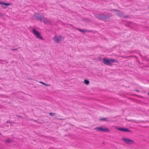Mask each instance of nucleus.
Here are the masks:
<instances>
[{"label":"nucleus","instance_id":"nucleus-17","mask_svg":"<svg viewBox=\"0 0 149 149\" xmlns=\"http://www.w3.org/2000/svg\"><path fill=\"white\" fill-rule=\"evenodd\" d=\"M49 114L50 116H54L56 115V114L55 113H52V112L50 113H49Z\"/></svg>","mask_w":149,"mask_h":149},{"label":"nucleus","instance_id":"nucleus-22","mask_svg":"<svg viewBox=\"0 0 149 149\" xmlns=\"http://www.w3.org/2000/svg\"><path fill=\"white\" fill-rule=\"evenodd\" d=\"M6 123H10V122L9 121H7L6 122Z\"/></svg>","mask_w":149,"mask_h":149},{"label":"nucleus","instance_id":"nucleus-24","mask_svg":"<svg viewBox=\"0 0 149 149\" xmlns=\"http://www.w3.org/2000/svg\"><path fill=\"white\" fill-rule=\"evenodd\" d=\"M135 91H137V92H139V91H138V90H136Z\"/></svg>","mask_w":149,"mask_h":149},{"label":"nucleus","instance_id":"nucleus-1","mask_svg":"<svg viewBox=\"0 0 149 149\" xmlns=\"http://www.w3.org/2000/svg\"><path fill=\"white\" fill-rule=\"evenodd\" d=\"M103 62L105 65H108L111 66L112 65V63H117L118 61L114 59H108L106 58H104L103 59Z\"/></svg>","mask_w":149,"mask_h":149},{"label":"nucleus","instance_id":"nucleus-28","mask_svg":"<svg viewBox=\"0 0 149 149\" xmlns=\"http://www.w3.org/2000/svg\"><path fill=\"white\" fill-rule=\"evenodd\" d=\"M0 134H1V133H0Z\"/></svg>","mask_w":149,"mask_h":149},{"label":"nucleus","instance_id":"nucleus-23","mask_svg":"<svg viewBox=\"0 0 149 149\" xmlns=\"http://www.w3.org/2000/svg\"><path fill=\"white\" fill-rule=\"evenodd\" d=\"M1 16H2V15L1 13H0V17Z\"/></svg>","mask_w":149,"mask_h":149},{"label":"nucleus","instance_id":"nucleus-21","mask_svg":"<svg viewBox=\"0 0 149 149\" xmlns=\"http://www.w3.org/2000/svg\"><path fill=\"white\" fill-rule=\"evenodd\" d=\"M113 10H115L116 11H118L117 10H115V9H112V10H111V11H112Z\"/></svg>","mask_w":149,"mask_h":149},{"label":"nucleus","instance_id":"nucleus-18","mask_svg":"<svg viewBox=\"0 0 149 149\" xmlns=\"http://www.w3.org/2000/svg\"><path fill=\"white\" fill-rule=\"evenodd\" d=\"M118 15L121 17H124V15L122 13H119L118 14Z\"/></svg>","mask_w":149,"mask_h":149},{"label":"nucleus","instance_id":"nucleus-20","mask_svg":"<svg viewBox=\"0 0 149 149\" xmlns=\"http://www.w3.org/2000/svg\"><path fill=\"white\" fill-rule=\"evenodd\" d=\"M17 50V49H12L11 50L12 51H14V50Z\"/></svg>","mask_w":149,"mask_h":149},{"label":"nucleus","instance_id":"nucleus-16","mask_svg":"<svg viewBox=\"0 0 149 149\" xmlns=\"http://www.w3.org/2000/svg\"><path fill=\"white\" fill-rule=\"evenodd\" d=\"M39 82L41 84H43L46 86H49V85L47 84H46L45 83L42 82V81H39Z\"/></svg>","mask_w":149,"mask_h":149},{"label":"nucleus","instance_id":"nucleus-27","mask_svg":"<svg viewBox=\"0 0 149 149\" xmlns=\"http://www.w3.org/2000/svg\"><path fill=\"white\" fill-rule=\"evenodd\" d=\"M148 8H149V6L148 7Z\"/></svg>","mask_w":149,"mask_h":149},{"label":"nucleus","instance_id":"nucleus-14","mask_svg":"<svg viewBox=\"0 0 149 149\" xmlns=\"http://www.w3.org/2000/svg\"><path fill=\"white\" fill-rule=\"evenodd\" d=\"M100 120L103 121H107L108 120V118H101L100 119Z\"/></svg>","mask_w":149,"mask_h":149},{"label":"nucleus","instance_id":"nucleus-9","mask_svg":"<svg viewBox=\"0 0 149 149\" xmlns=\"http://www.w3.org/2000/svg\"><path fill=\"white\" fill-rule=\"evenodd\" d=\"M0 4L2 5V7L3 8H5L6 7L5 6H9L10 5V3H6L3 2H0Z\"/></svg>","mask_w":149,"mask_h":149},{"label":"nucleus","instance_id":"nucleus-4","mask_svg":"<svg viewBox=\"0 0 149 149\" xmlns=\"http://www.w3.org/2000/svg\"><path fill=\"white\" fill-rule=\"evenodd\" d=\"M122 139L125 143L128 145H132L134 143L133 140L129 139L122 138Z\"/></svg>","mask_w":149,"mask_h":149},{"label":"nucleus","instance_id":"nucleus-7","mask_svg":"<svg viewBox=\"0 0 149 149\" xmlns=\"http://www.w3.org/2000/svg\"><path fill=\"white\" fill-rule=\"evenodd\" d=\"M116 129L121 131L130 132L131 130L129 129L124 128L116 127Z\"/></svg>","mask_w":149,"mask_h":149},{"label":"nucleus","instance_id":"nucleus-26","mask_svg":"<svg viewBox=\"0 0 149 149\" xmlns=\"http://www.w3.org/2000/svg\"><path fill=\"white\" fill-rule=\"evenodd\" d=\"M148 95H149V93H148Z\"/></svg>","mask_w":149,"mask_h":149},{"label":"nucleus","instance_id":"nucleus-19","mask_svg":"<svg viewBox=\"0 0 149 149\" xmlns=\"http://www.w3.org/2000/svg\"><path fill=\"white\" fill-rule=\"evenodd\" d=\"M128 17V16L124 15V17H123V18H127Z\"/></svg>","mask_w":149,"mask_h":149},{"label":"nucleus","instance_id":"nucleus-10","mask_svg":"<svg viewBox=\"0 0 149 149\" xmlns=\"http://www.w3.org/2000/svg\"><path fill=\"white\" fill-rule=\"evenodd\" d=\"M78 30L82 32L83 33H85V32H92V31L91 30H82L80 29H78Z\"/></svg>","mask_w":149,"mask_h":149},{"label":"nucleus","instance_id":"nucleus-5","mask_svg":"<svg viewBox=\"0 0 149 149\" xmlns=\"http://www.w3.org/2000/svg\"><path fill=\"white\" fill-rule=\"evenodd\" d=\"M95 130H97L98 131L104 132H109L110 130L109 129L106 128H103L102 127H96L95 129Z\"/></svg>","mask_w":149,"mask_h":149},{"label":"nucleus","instance_id":"nucleus-8","mask_svg":"<svg viewBox=\"0 0 149 149\" xmlns=\"http://www.w3.org/2000/svg\"><path fill=\"white\" fill-rule=\"evenodd\" d=\"M104 14H97L95 15V17L97 18L100 20H103V19Z\"/></svg>","mask_w":149,"mask_h":149},{"label":"nucleus","instance_id":"nucleus-6","mask_svg":"<svg viewBox=\"0 0 149 149\" xmlns=\"http://www.w3.org/2000/svg\"><path fill=\"white\" fill-rule=\"evenodd\" d=\"M112 15H105L104 14L103 20L105 22L109 21L110 17H111Z\"/></svg>","mask_w":149,"mask_h":149},{"label":"nucleus","instance_id":"nucleus-12","mask_svg":"<svg viewBox=\"0 0 149 149\" xmlns=\"http://www.w3.org/2000/svg\"><path fill=\"white\" fill-rule=\"evenodd\" d=\"M38 38L41 40H43L44 39L40 34L38 32Z\"/></svg>","mask_w":149,"mask_h":149},{"label":"nucleus","instance_id":"nucleus-15","mask_svg":"<svg viewBox=\"0 0 149 149\" xmlns=\"http://www.w3.org/2000/svg\"><path fill=\"white\" fill-rule=\"evenodd\" d=\"M84 83L86 85H88L89 83V82L88 80L85 79L84 80Z\"/></svg>","mask_w":149,"mask_h":149},{"label":"nucleus","instance_id":"nucleus-25","mask_svg":"<svg viewBox=\"0 0 149 149\" xmlns=\"http://www.w3.org/2000/svg\"><path fill=\"white\" fill-rule=\"evenodd\" d=\"M60 119V120H62V119Z\"/></svg>","mask_w":149,"mask_h":149},{"label":"nucleus","instance_id":"nucleus-2","mask_svg":"<svg viewBox=\"0 0 149 149\" xmlns=\"http://www.w3.org/2000/svg\"><path fill=\"white\" fill-rule=\"evenodd\" d=\"M53 39L56 42L59 43L63 40L64 37L62 36H56L54 37Z\"/></svg>","mask_w":149,"mask_h":149},{"label":"nucleus","instance_id":"nucleus-13","mask_svg":"<svg viewBox=\"0 0 149 149\" xmlns=\"http://www.w3.org/2000/svg\"><path fill=\"white\" fill-rule=\"evenodd\" d=\"M5 142L8 143H10L11 142V141L9 138H8L6 140Z\"/></svg>","mask_w":149,"mask_h":149},{"label":"nucleus","instance_id":"nucleus-11","mask_svg":"<svg viewBox=\"0 0 149 149\" xmlns=\"http://www.w3.org/2000/svg\"><path fill=\"white\" fill-rule=\"evenodd\" d=\"M31 32L33 33L37 37V32L35 29H33L31 31Z\"/></svg>","mask_w":149,"mask_h":149},{"label":"nucleus","instance_id":"nucleus-3","mask_svg":"<svg viewBox=\"0 0 149 149\" xmlns=\"http://www.w3.org/2000/svg\"><path fill=\"white\" fill-rule=\"evenodd\" d=\"M38 19L42 21L45 24H49L50 23V21L48 19L44 18L41 15L38 16Z\"/></svg>","mask_w":149,"mask_h":149}]
</instances>
